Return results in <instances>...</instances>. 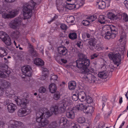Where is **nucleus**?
<instances>
[{
	"instance_id": "nucleus-42",
	"label": "nucleus",
	"mask_w": 128,
	"mask_h": 128,
	"mask_svg": "<svg viewBox=\"0 0 128 128\" xmlns=\"http://www.w3.org/2000/svg\"><path fill=\"white\" fill-rule=\"evenodd\" d=\"M15 123L17 125V128H24L25 126L24 124L22 122H20L17 121L15 120Z\"/></svg>"
},
{
	"instance_id": "nucleus-11",
	"label": "nucleus",
	"mask_w": 128,
	"mask_h": 128,
	"mask_svg": "<svg viewBox=\"0 0 128 128\" xmlns=\"http://www.w3.org/2000/svg\"><path fill=\"white\" fill-rule=\"evenodd\" d=\"M109 58L113 61L115 64L118 66L121 63V56H108Z\"/></svg>"
},
{
	"instance_id": "nucleus-10",
	"label": "nucleus",
	"mask_w": 128,
	"mask_h": 128,
	"mask_svg": "<svg viewBox=\"0 0 128 128\" xmlns=\"http://www.w3.org/2000/svg\"><path fill=\"white\" fill-rule=\"evenodd\" d=\"M126 51L124 50H122L120 48L119 51H117L114 53L111 52L108 54V56H122L125 55Z\"/></svg>"
},
{
	"instance_id": "nucleus-64",
	"label": "nucleus",
	"mask_w": 128,
	"mask_h": 128,
	"mask_svg": "<svg viewBox=\"0 0 128 128\" xmlns=\"http://www.w3.org/2000/svg\"><path fill=\"white\" fill-rule=\"evenodd\" d=\"M102 100L103 102H106L107 101V99L104 97H103L102 98Z\"/></svg>"
},
{
	"instance_id": "nucleus-22",
	"label": "nucleus",
	"mask_w": 128,
	"mask_h": 128,
	"mask_svg": "<svg viewBox=\"0 0 128 128\" xmlns=\"http://www.w3.org/2000/svg\"><path fill=\"white\" fill-rule=\"evenodd\" d=\"M50 110L52 113H54L55 114H59L58 108L56 105L52 106L50 108Z\"/></svg>"
},
{
	"instance_id": "nucleus-15",
	"label": "nucleus",
	"mask_w": 128,
	"mask_h": 128,
	"mask_svg": "<svg viewBox=\"0 0 128 128\" xmlns=\"http://www.w3.org/2000/svg\"><path fill=\"white\" fill-rule=\"evenodd\" d=\"M16 108L15 104L12 103H10L8 106V112L10 113L14 112Z\"/></svg>"
},
{
	"instance_id": "nucleus-43",
	"label": "nucleus",
	"mask_w": 128,
	"mask_h": 128,
	"mask_svg": "<svg viewBox=\"0 0 128 128\" xmlns=\"http://www.w3.org/2000/svg\"><path fill=\"white\" fill-rule=\"evenodd\" d=\"M77 121L80 124H82L85 122V119L84 117L83 116L78 118L77 119Z\"/></svg>"
},
{
	"instance_id": "nucleus-16",
	"label": "nucleus",
	"mask_w": 128,
	"mask_h": 128,
	"mask_svg": "<svg viewBox=\"0 0 128 128\" xmlns=\"http://www.w3.org/2000/svg\"><path fill=\"white\" fill-rule=\"evenodd\" d=\"M58 51L61 55H64L66 53L67 50L66 48L63 46H61L58 48Z\"/></svg>"
},
{
	"instance_id": "nucleus-47",
	"label": "nucleus",
	"mask_w": 128,
	"mask_h": 128,
	"mask_svg": "<svg viewBox=\"0 0 128 128\" xmlns=\"http://www.w3.org/2000/svg\"><path fill=\"white\" fill-rule=\"evenodd\" d=\"M84 100L86 101L88 104H90L93 101V100L92 98L88 96H87Z\"/></svg>"
},
{
	"instance_id": "nucleus-25",
	"label": "nucleus",
	"mask_w": 128,
	"mask_h": 128,
	"mask_svg": "<svg viewBox=\"0 0 128 128\" xmlns=\"http://www.w3.org/2000/svg\"><path fill=\"white\" fill-rule=\"evenodd\" d=\"M44 117L45 118H48L52 116V113L50 112L47 108H43Z\"/></svg>"
},
{
	"instance_id": "nucleus-28",
	"label": "nucleus",
	"mask_w": 128,
	"mask_h": 128,
	"mask_svg": "<svg viewBox=\"0 0 128 128\" xmlns=\"http://www.w3.org/2000/svg\"><path fill=\"white\" fill-rule=\"evenodd\" d=\"M98 6V8L100 9H104L106 7L105 2L103 0L99 1L98 2H97Z\"/></svg>"
},
{
	"instance_id": "nucleus-12",
	"label": "nucleus",
	"mask_w": 128,
	"mask_h": 128,
	"mask_svg": "<svg viewBox=\"0 0 128 128\" xmlns=\"http://www.w3.org/2000/svg\"><path fill=\"white\" fill-rule=\"evenodd\" d=\"M43 112V108H42L37 112L36 118V120L37 122H40L41 118H43V116L44 115Z\"/></svg>"
},
{
	"instance_id": "nucleus-53",
	"label": "nucleus",
	"mask_w": 128,
	"mask_h": 128,
	"mask_svg": "<svg viewBox=\"0 0 128 128\" xmlns=\"http://www.w3.org/2000/svg\"><path fill=\"white\" fill-rule=\"evenodd\" d=\"M120 39L119 40L120 42H122L123 39L125 38L126 36V34L125 33H124V32L123 34H120Z\"/></svg>"
},
{
	"instance_id": "nucleus-59",
	"label": "nucleus",
	"mask_w": 128,
	"mask_h": 128,
	"mask_svg": "<svg viewBox=\"0 0 128 128\" xmlns=\"http://www.w3.org/2000/svg\"><path fill=\"white\" fill-rule=\"evenodd\" d=\"M124 3L126 8L128 9V1L125 0L124 2Z\"/></svg>"
},
{
	"instance_id": "nucleus-31",
	"label": "nucleus",
	"mask_w": 128,
	"mask_h": 128,
	"mask_svg": "<svg viewBox=\"0 0 128 128\" xmlns=\"http://www.w3.org/2000/svg\"><path fill=\"white\" fill-rule=\"evenodd\" d=\"M18 11L16 9H14L12 11H9L10 15V18L15 17L18 14Z\"/></svg>"
},
{
	"instance_id": "nucleus-40",
	"label": "nucleus",
	"mask_w": 128,
	"mask_h": 128,
	"mask_svg": "<svg viewBox=\"0 0 128 128\" xmlns=\"http://www.w3.org/2000/svg\"><path fill=\"white\" fill-rule=\"evenodd\" d=\"M96 39L94 38H91L89 40L88 44L91 46H95L96 42Z\"/></svg>"
},
{
	"instance_id": "nucleus-48",
	"label": "nucleus",
	"mask_w": 128,
	"mask_h": 128,
	"mask_svg": "<svg viewBox=\"0 0 128 128\" xmlns=\"http://www.w3.org/2000/svg\"><path fill=\"white\" fill-rule=\"evenodd\" d=\"M82 23L84 26H86L90 25V21L86 20H84L82 21Z\"/></svg>"
},
{
	"instance_id": "nucleus-21",
	"label": "nucleus",
	"mask_w": 128,
	"mask_h": 128,
	"mask_svg": "<svg viewBox=\"0 0 128 128\" xmlns=\"http://www.w3.org/2000/svg\"><path fill=\"white\" fill-rule=\"evenodd\" d=\"M29 48H30L28 50V52L32 56H37V52L36 51L34 50L32 46L30 44H29Z\"/></svg>"
},
{
	"instance_id": "nucleus-46",
	"label": "nucleus",
	"mask_w": 128,
	"mask_h": 128,
	"mask_svg": "<svg viewBox=\"0 0 128 128\" xmlns=\"http://www.w3.org/2000/svg\"><path fill=\"white\" fill-rule=\"evenodd\" d=\"M121 16L124 21L125 22H128V15L126 13H123L122 14Z\"/></svg>"
},
{
	"instance_id": "nucleus-44",
	"label": "nucleus",
	"mask_w": 128,
	"mask_h": 128,
	"mask_svg": "<svg viewBox=\"0 0 128 128\" xmlns=\"http://www.w3.org/2000/svg\"><path fill=\"white\" fill-rule=\"evenodd\" d=\"M74 20V18L72 16H71L67 17V22L68 23H73Z\"/></svg>"
},
{
	"instance_id": "nucleus-57",
	"label": "nucleus",
	"mask_w": 128,
	"mask_h": 128,
	"mask_svg": "<svg viewBox=\"0 0 128 128\" xmlns=\"http://www.w3.org/2000/svg\"><path fill=\"white\" fill-rule=\"evenodd\" d=\"M4 89L3 88L0 87V96H2L4 93Z\"/></svg>"
},
{
	"instance_id": "nucleus-51",
	"label": "nucleus",
	"mask_w": 128,
	"mask_h": 128,
	"mask_svg": "<svg viewBox=\"0 0 128 128\" xmlns=\"http://www.w3.org/2000/svg\"><path fill=\"white\" fill-rule=\"evenodd\" d=\"M71 128H81L80 126L76 124L72 123L71 124Z\"/></svg>"
},
{
	"instance_id": "nucleus-30",
	"label": "nucleus",
	"mask_w": 128,
	"mask_h": 128,
	"mask_svg": "<svg viewBox=\"0 0 128 128\" xmlns=\"http://www.w3.org/2000/svg\"><path fill=\"white\" fill-rule=\"evenodd\" d=\"M7 54V50L5 48H0V56H6Z\"/></svg>"
},
{
	"instance_id": "nucleus-2",
	"label": "nucleus",
	"mask_w": 128,
	"mask_h": 128,
	"mask_svg": "<svg viewBox=\"0 0 128 128\" xmlns=\"http://www.w3.org/2000/svg\"><path fill=\"white\" fill-rule=\"evenodd\" d=\"M36 2H33L32 5L31 4H27L24 6L23 7L22 11L23 15L24 18L20 17L16 18L9 23V26L12 29H15L22 24V22L23 20L25 19L30 18L32 14V10L36 6Z\"/></svg>"
},
{
	"instance_id": "nucleus-60",
	"label": "nucleus",
	"mask_w": 128,
	"mask_h": 128,
	"mask_svg": "<svg viewBox=\"0 0 128 128\" xmlns=\"http://www.w3.org/2000/svg\"><path fill=\"white\" fill-rule=\"evenodd\" d=\"M46 78V75L45 74V75L44 76L42 75L41 76V77L40 78V79L42 80H44Z\"/></svg>"
},
{
	"instance_id": "nucleus-1",
	"label": "nucleus",
	"mask_w": 128,
	"mask_h": 128,
	"mask_svg": "<svg viewBox=\"0 0 128 128\" xmlns=\"http://www.w3.org/2000/svg\"><path fill=\"white\" fill-rule=\"evenodd\" d=\"M80 57L76 61V66L78 68H82L80 72L85 74L84 76V78L90 83L96 82L97 78L94 75L88 73L90 71L88 68L90 64V60L85 58V56Z\"/></svg>"
},
{
	"instance_id": "nucleus-8",
	"label": "nucleus",
	"mask_w": 128,
	"mask_h": 128,
	"mask_svg": "<svg viewBox=\"0 0 128 128\" xmlns=\"http://www.w3.org/2000/svg\"><path fill=\"white\" fill-rule=\"evenodd\" d=\"M22 71L23 75L30 76L32 75L31 68L29 65L23 66L22 68Z\"/></svg>"
},
{
	"instance_id": "nucleus-24",
	"label": "nucleus",
	"mask_w": 128,
	"mask_h": 128,
	"mask_svg": "<svg viewBox=\"0 0 128 128\" xmlns=\"http://www.w3.org/2000/svg\"><path fill=\"white\" fill-rule=\"evenodd\" d=\"M76 108L78 110H83L84 112L86 108V106L82 103H79L76 106Z\"/></svg>"
},
{
	"instance_id": "nucleus-20",
	"label": "nucleus",
	"mask_w": 128,
	"mask_h": 128,
	"mask_svg": "<svg viewBox=\"0 0 128 128\" xmlns=\"http://www.w3.org/2000/svg\"><path fill=\"white\" fill-rule=\"evenodd\" d=\"M34 63L36 65L38 66H43L44 64V61L40 58H37L34 60Z\"/></svg>"
},
{
	"instance_id": "nucleus-56",
	"label": "nucleus",
	"mask_w": 128,
	"mask_h": 128,
	"mask_svg": "<svg viewBox=\"0 0 128 128\" xmlns=\"http://www.w3.org/2000/svg\"><path fill=\"white\" fill-rule=\"evenodd\" d=\"M24 76H22V78H24V80L25 81H27L29 80H30V78L29 77L30 76H25L24 75Z\"/></svg>"
},
{
	"instance_id": "nucleus-50",
	"label": "nucleus",
	"mask_w": 128,
	"mask_h": 128,
	"mask_svg": "<svg viewBox=\"0 0 128 128\" xmlns=\"http://www.w3.org/2000/svg\"><path fill=\"white\" fill-rule=\"evenodd\" d=\"M60 97V95L59 92H56L54 96V99L55 100H57L59 99Z\"/></svg>"
},
{
	"instance_id": "nucleus-49",
	"label": "nucleus",
	"mask_w": 128,
	"mask_h": 128,
	"mask_svg": "<svg viewBox=\"0 0 128 128\" xmlns=\"http://www.w3.org/2000/svg\"><path fill=\"white\" fill-rule=\"evenodd\" d=\"M96 18V16L95 14H94L92 16H91L90 17H88V18L90 20V21L92 22H93L95 20Z\"/></svg>"
},
{
	"instance_id": "nucleus-35",
	"label": "nucleus",
	"mask_w": 128,
	"mask_h": 128,
	"mask_svg": "<svg viewBox=\"0 0 128 128\" xmlns=\"http://www.w3.org/2000/svg\"><path fill=\"white\" fill-rule=\"evenodd\" d=\"M68 36L71 40H74L77 38V34L75 32H71L69 34Z\"/></svg>"
},
{
	"instance_id": "nucleus-18",
	"label": "nucleus",
	"mask_w": 128,
	"mask_h": 128,
	"mask_svg": "<svg viewBox=\"0 0 128 128\" xmlns=\"http://www.w3.org/2000/svg\"><path fill=\"white\" fill-rule=\"evenodd\" d=\"M62 103L66 106L70 105L72 103V100L69 97L65 98L63 99Z\"/></svg>"
},
{
	"instance_id": "nucleus-54",
	"label": "nucleus",
	"mask_w": 128,
	"mask_h": 128,
	"mask_svg": "<svg viewBox=\"0 0 128 128\" xmlns=\"http://www.w3.org/2000/svg\"><path fill=\"white\" fill-rule=\"evenodd\" d=\"M46 91V88L43 86L40 88L39 90V92L41 93H44Z\"/></svg>"
},
{
	"instance_id": "nucleus-13",
	"label": "nucleus",
	"mask_w": 128,
	"mask_h": 128,
	"mask_svg": "<svg viewBox=\"0 0 128 128\" xmlns=\"http://www.w3.org/2000/svg\"><path fill=\"white\" fill-rule=\"evenodd\" d=\"M40 122H37L39 123V125L41 127H46L49 124V122L46 119L41 118Z\"/></svg>"
},
{
	"instance_id": "nucleus-7",
	"label": "nucleus",
	"mask_w": 128,
	"mask_h": 128,
	"mask_svg": "<svg viewBox=\"0 0 128 128\" xmlns=\"http://www.w3.org/2000/svg\"><path fill=\"white\" fill-rule=\"evenodd\" d=\"M8 66L7 65H5L4 66V67L2 68V70H0V77L2 78H4L7 76H8L10 73L11 72L9 70H6Z\"/></svg>"
},
{
	"instance_id": "nucleus-62",
	"label": "nucleus",
	"mask_w": 128,
	"mask_h": 128,
	"mask_svg": "<svg viewBox=\"0 0 128 128\" xmlns=\"http://www.w3.org/2000/svg\"><path fill=\"white\" fill-rule=\"evenodd\" d=\"M61 61L64 64H66L67 62V60L64 59H61Z\"/></svg>"
},
{
	"instance_id": "nucleus-3",
	"label": "nucleus",
	"mask_w": 128,
	"mask_h": 128,
	"mask_svg": "<svg viewBox=\"0 0 128 128\" xmlns=\"http://www.w3.org/2000/svg\"><path fill=\"white\" fill-rule=\"evenodd\" d=\"M105 30L102 32V36L106 39H113L116 36L117 32L115 26L112 25H108L104 27Z\"/></svg>"
},
{
	"instance_id": "nucleus-23",
	"label": "nucleus",
	"mask_w": 128,
	"mask_h": 128,
	"mask_svg": "<svg viewBox=\"0 0 128 128\" xmlns=\"http://www.w3.org/2000/svg\"><path fill=\"white\" fill-rule=\"evenodd\" d=\"M66 116L67 118L72 119L74 118L75 114L73 110L68 111L66 114Z\"/></svg>"
},
{
	"instance_id": "nucleus-9",
	"label": "nucleus",
	"mask_w": 128,
	"mask_h": 128,
	"mask_svg": "<svg viewBox=\"0 0 128 128\" xmlns=\"http://www.w3.org/2000/svg\"><path fill=\"white\" fill-rule=\"evenodd\" d=\"M30 112L29 109L25 108H22L20 109L17 112L18 116L23 117L29 114Z\"/></svg>"
},
{
	"instance_id": "nucleus-58",
	"label": "nucleus",
	"mask_w": 128,
	"mask_h": 128,
	"mask_svg": "<svg viewBox=\"0 0 128 128\" xmlns=\"http://www.w3.org/2000/svg\"><path fill=\"white\" fill-rule=\"evenodd\" d=\"M58 18V16H55L54 17L52 18L50 22H49V23H50L52 22H53L54 20Z\"/></svg>"
},
{
	"instance_id": "nucleus-39",
	"label": "nucleus",
	"mask_w": 128,
	"mask_h": 128,
	"mask_svg": "<svg viewBox=\"0 0 128 128\" xmlns=\"http://www.w3.org/2000/svg\"><path fill=\"white\" fill-rule=\"evenodd\" d=\"M98 76L100 78L103 79L106 78L107 77L106 72L104 71L99 72Z\"/></svg>"
},
{
	"instance_id": "nucleus-41",
	"label": "nucleus",
	"mask_w": 128,
	"mask_h": 128,
	"mask_svg": "<svg viewBox=\"0 0 128 128\" xmlns=\"http://www.w3.org/2000/svg\"><path fill=\"white\" fill-rule=\"evenodd\" d=\"M15 122V120L10 121L9 124L8 128H17V125Z\"/></svg>"
},
{
	"instance_id": "nucleus-32",
	"label": "nucleus",
	"mask_w": 128,
	"mask_h": 128,
	"mask_svg": "<svg viewBox=\"0 0 128 128\" xmlns=\"http://www.w3.org/2000/svg\"><path fill=\"white\" fill-rule=\"evenodd\" d=\"M106 17L104 15H100L98 17V22L101 24H104L106 22Z\"/></svg>"
},
{
	"instance_id": "nucleus-37",
	"label": "nucleus",
	"mask_w": 128,
	"mask_h": 128,
	"mask_svg": "<svg viewBox=\"0 0 128 128\" xmlns=\"http://www.w3.org/2000/svg\"><path fill=\"white\" fill-rule=\"evenodd\" d=\"M67 120L65 118H61L60 120V124H61L62 127H64L65 125L67 123Z\"/></svg>"
},
{
	"instance_id": "nucleus-55",
	"label": "nucleus",
	"mask_w": 128,
	"mask_h": 128,
	"mask_svg": "<svg viewBox=\"0 0 128 128\" xmlns=\"http://www.w3.org/2000/svg\"><path fill=\"white\" fill-rule=\"evenodd\" d=\"M60 28L63 30H66L67 29L68 26H67L64 24H62L60 26Z\"/></svg>"
},
{
	"instance_id": "nucleus-63",
	"label": "nucleus",
	"mask_w": 128,
	"mask_h": 128,
	"mask_svg": "<svg viewBox=\"0 0 128 128\" xmlns=\"http://www.w3.org/2000/svg\"><path fill=\"white\" fill-rule=\"evenodd\" d=\"M28 96V94L27 93H24L23 94V96L25 98H27Z\"/></svg>"
},
{
	"instance_id": "nucleus-19",
	"label": "nucleus",
	"mask_w": 128,
	"mask_h": 128,
	"mask_svg": "<svg viewBox=\"0 0 128 128\" xmlns=\"http://www.w3.org/2000/svg\"><path fill=\"white\" fill-rule=\"evenodd\" d=\"M94 109L92 106H86V110L84 111V112L86 114H88L90 115H92L94 111Z\"/></svg>"
},
{
	"instance_id": "nucleus-6",
	"label": "nucleus",
	"mask_w": 128,
	"mask_h": 128,
	"mask_svg": "<svg viewBox=\"0 0 128 128\" xmlns=\"http://www.w3.org/2000/svg\"><path fill=\"white\" fill-rule=\"evenodd\" d=\"M14 99L17 104L20 106L21 107L26 106L29 103V101L28 99L23 98L22 100H21L19 97L16 96H14Z\"/></svg>"
},
{
	"instance_id": "nucleus-14",
	"label": "nucleus",
	"mask_w": 128,
	"mask_h": 128,
	"mask_svg": "<svg viewBox=\"0 0 128 128\" xmlns=\"http://www.w3.org/2000/svg\"><path fill=\"white\" fill-rule=\"evenodd\" d=\"M0 14H1L3 18L5 19L10 18L9 11L8 12L6 10H0Z\"/></svg>"
},
{
	"instance_id": "nucleus-38",
	"label": "nucleus",
	"mask_w": 128,
	"mask_h": 128,
	"mask_svg": "<svg viewBox=\"0 0 128 128\" xmlns=\"http://www.w3.org/2000/svg\"><path fill=\"white\" fill-rule=\"evenodd\" d=\"M107 16L108 18L111 20L116 19L117 18L116 16L112 12H108Z\"/></svg>"
},
{
	"instance_id": "nucleus-61",
	"label": "nucleus",
	"mask_w": 128,
	"mask_h": 128,
	"mask_svg": "<svg viewBox=\"0 0 128 128\" xmlns=\"http://www.w3.org/2000/svg\"><path fill=\"white\" fill-rule=\"evenodd\" d=\"M6 2L8 3H12L14 2L16 0H4Z\"/></svg>"
},
{
	"instance_id": "nucleus-27",
	"label": "nucleus",
	"mask_w": 128,
	"mask_h": 128,
	"mask_svg": "<svg viewBox=\"0 0 128 128\" xmlns=\"http://www.w3.org/2000/svg\"><path fill=\"white\" fill-rule=\"evenodd\" d=\"M76 82L74 81H72L68 83L69 89L71 90L74 89L76 86Z\"/></svg>"
},
{
	"instance_id": "nucleus-52",
	"label": "nucleus",
	"mask_w": 128,
	"mask_h": 128,
	"mask_svg": "<svg viewBox=\"0 0 128 128\" xmlns=\"http://www.w3.org/2000/svg\"><path fill=\"white\" fill-rule=\"evenodd\" d=\"M58 78L57 76L56 75H53L50 78L51 81L52 82V80L53 81V82H55V81Z\"/></svg>"
},
{
	"instance_id": "nucleus-34",
	"label": "nucleus",
	"mask_w": 128,
	"mask_h": 128,
	"mask_svg": "<svg viewBox=\"0 0 128 128\" xmlns=\"http://www.w3.org/2000/svg\"><path fill=\"white\" fill-rule=\"evenodd\" d=\"M20 32L19 31L16 30L12 32L11 35L12 37L17 38L20 36Z\"/></svg>"
},
{
	"instance_id": "nucleus-36",
	"label": "nucleus",
	"mask_w": 128,
	"mask_h": 128,
	"mask_svg": "<svg viewBox=\"0 0 128 128\" xmlns=\"http://www.w3.org/2000/svg\"><path fill=\"white\" fill-rule=\"evenodd\" d=\"M58 126V125L56 121L52 122L49 124L46 128H55Z\"/></svg>"
},
{
	"instance_id": "nucleus-5",
	"label": "nucleus",
	"mask_w": 128,
	"mask_h": 128,
	"mask_svg": "<svg viewBox=\"0 0 128 128\" xmlns=\"http://www.w3.org/2000/svg\"><path fill=\"white\" fill-rule=\"evenodd\" d=\"M0 38L7 46H10L11 44V40L10 37L7 34L3 32L0 33Z\"/></svg>"
},
{
	"instance_id": "nucleus-17",
	"label": "nucleus",
	"mask_w": 128,
	"mask_h": 128,
	"mask_svg": "<svg viewBox=\"0 0 128 128\" xmlns=\"http://www.w3.org/2000/svg\"><path fill=\"white\" fill-rule=\"evenodd\" d=\"M79 99L81 102L84 100L85 99L87 96L86 92L84 91L80 92H78Z\"/></svg>"
},
{
	"instance_id": "nucleus-45",
	"label": "nucleus",
	"mask_w": 128,
	"mask_h": 128,
	"mask_svg": "<svg viewBox=\"0 0 128 128\" xmlns=\"http://www.w3.org/2000/svg\"><path fill=\"white\" fill-rule=\"evenodd\" d=\"M72 99L74 101H76L78 100V98L79 99L78 92V91L74 93L72 96Z\"/></svg>"
},
{
	"instance_id": "nucleus-29",
	"label": "nucleus",
	"mask_w": 128,
	"mask_h": 128,
	"mask_svg": "<svg viewBox=\"0 0 128 128\" xmlns=\"http://www.w3.org/2000/svg\"><path fill=\"white\" fill-rule=\"evenodd\" d=\"M49 89L52 93H54L56 90V88L55 84L52 83L50 84L49 86Z\"/></svg>"
},
{
	"instance_id": "nucleus-26",
	"label": "nucleus",
	"mask_w": 128,
	"mask_h": 128,
	"mask_svg": "<svg viewBox=\"0 0 128 128\" xmlns=\"http://www.w3.org/2000/svg\"><path fill=\"white\" fill-rule=\"evenodd\" d=\"M66 106L63 103H61L59 106L58 108L59 114L63 113L65 112L66 110Z\"/></svg>"
},
{
	"instance_id": "nucleus-4",
	"label": "nucleus",
	"mask_w": 128,
	"mask_h": 128,
	"mask_svg": "<svg viewBox=\"0 0 128 128\" xmlns=\"http://www.w3.org/2000/svg\"><path fill=\"white\" fill-rule=\"evenodd\" d=\"M67 1L70 2V3L67 2H65L63 5H60V7L57 5V9L60 12L62 11H64L66 9L71 10L74 9L78 5V0H67Z\"/></svg>"
},
{
	"instance_id": "nucleus-33",
	"label": "nucleus",
	"mask_w": 128,
	"mask_h": 128,
	"mask_svg": "<svg viewBox=\"0 0 128 128\" xmlns=\"http://www.w3.org/2000/svg\"><path fill=\"white\" fill-rule=\"evenodd\" d=\"M2 86L4 88H7L10 86V83L4 80H2Z\"/></svg>"
}]
</instances>
